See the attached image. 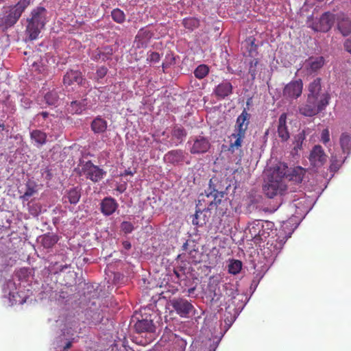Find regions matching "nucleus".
I'll return each mask as SVG.
<instances>
[{
    "instance_id": "46",
    "label": "nucleus",
    "mask_w": 351,
    "mask_h": 351,
    "mask_svg": "<svg viewBox=\"0 0 351 351\" xmlns=\"http://www.w3.org/2000/svg\"><path fill=\"white\" fill-rule=\"evenodd\" d=\"M27 207L29 213L34 217L38 216L41 213V206L38 204L29 203Z\"/></svg>"
},
{
    "instance_id": "55",
    "label": "nucleus",
    "mask_w": 351,
    "mask_h": 351,
    "mask_svg": "<svg viewBox=\"0 0 351 351\" xmlns=\"http://www.w3.org/2000/svg\"><path fill=\"white\" fill-rule=\"evenodd\" d=\"M344 47L346 50L351 53V38L345 42Z\"/></svg>"
},
{
    "instance_id": "42",
    "label": "nucleus",
    "mask_w": 351,
    "mask_h": 351,
    "mask_svg": "<svg viewBox=\"0 0 351 351\" xmlns=\"http://www.w3.org/2000/svg\"><path fill=\"white\" fill-rule=\"evenodd\" d=\"M209 73V68L206 64L199 65L194 71L195 76L201 80L205 77Z\"/></svg>"
},
{
    "instance_id": "9",
    "label": "nucleus",
    "mask_w": 351,
    "mask_h": 351,
    "mask_svg": "<svg viewBox=\"0 0 351 351\" xmlns=\"http://www.w3.org/2000/svg\"><path fill=\"white\" fill-rule=\"evenodd\" d=\"M187 145L192 154L206 153L210 146L209 140L204 136L191 137L187 142Z\"/></svg>"
},
{
    "instance_id": "23",
    "label": "nucleus",
    "mask_w": 351,
    "mask_h": 351,
    "mask_svg": "<svg viewBox=\"0 0 351 351\" xmlns=\"http://www.w3.org/2000/svg\"><path fill=\"white\" fill-rule=\"evenodd\" d=\"M27 21V25L25 29V34L27 39L29 40H34L38 38L43 27L29 21Z\"/></svg>"
},
{
    "instance_id": "22",
    "label": "nucleus",
    "mask_w": 351,
    "mask_h": 351,
    "mask_svg": "<svg viewBox=\"0 0 351 351\" xmlns=\"http://www.w3.org/2000/svg\"><path fill=\"white\" fill-rule=\"evenodd\" d=\"M186 134L187 133L184 128L175 126L171 131L172 138L169 146H178L182 143Z\"/></svg>"
},
{
    "instance_id": "2",
    "label": "nucleus",
    "mask_w": 351,
    "mask_h": 351,
    "mask_svg": "<svg viewBox=\"0 0 351 351\" xmlns=\"http://www.w3.org/2000/svg\"><path fill=\"white\" fill-rule=\"evenodd\" d=\"M250 118L251 114L247 112L246 109H244L237 118L233 132L229 137L230 141L228 151L231 153H234L236 151L239 150V160H241L243 155V151L241 149V147L246 136Z\"/></svg>"
},
{
    "instance_id": "54",
    "label": "nucleus",
    "mask_w": 351,
    "mask_h": 351,
    "mask_svg": "<svg viewBox=\"0 0 351 351\" xmlns=\"http://www.w3.org/2000/svg\"><path fill=\"white\" fill-rule=\"evenodd\" d=\"M150 36L149 32L143 29H141L136 35V38H150Z\"/></svg>"
},
{
    "instance_id": "61",
    "label": "nucleus",
    "mask_w": 351,
    "mask_h": 351,
    "mask_svg": "<svg viewBox=\"0 0 351 351\" xmlns=\"http://www.w3.org/2000/svg\"><path fill=\"white\" fill-rule=\"evenodd\" d=\"M93 59L95 60H97L99 59H100L99 58V56H98V52H97L94 56H93Z\"/></svg>"
},
{
    "instance_id": "3",
    "label": "nucleus",
    "mask_w": 351,
    "mask_h": 351,
    "mask_svg": "<svg viewBox=\"0 0 351 351\" xmlns=\"http://www.w3.org/2000/svg\"><path fill=\"white\" fill-rule=\"evenodd\" d=\"M32 0H19L14 5L4 6L0 13V28L8 29L14 26Z\"/></svg>"
},
{
    "instance_id": "59",
    "label": "nucleus",
    "mask_w": 351,
    "mask_h": 351,
    "mask_svg": "<svg viewBox=\"0 0 351 351\" xmlns=\"http://www.w3.org/2000/svg\"><path fill=\"white\" fill-rule=\"evenodd\" d=\"M71 346H72V342L71 341H68L66 343V346H64V350L69 349V348H71Z\"/></svg>"
},
{
    "instance_id": "4",
    "label": "nucleus",
    "mask_w": 351,
    "mask_h": 351,
    "mask_svg": "<svg viewBox=\"0 0 351 351\" xmlns=\"http://www.w3.org/2000/svg\"><path fill=\"white\" fill-rule=\"evenodd\" d=\"M266 228L264 223L261 221H254L248 224V226L244 230V234L241 241H263L267 239L270 233L266 230L272 226L271 223L265 222Z\"/></svg>"
},
{
    "instance_id": "50",
    "label": "nucleus",
    "mask_w": 351,
    "mask_h": 351,
    "mask_svg": "<svg viewBox=\"0 0 351 351\" xmlns=\"http://www.w3.org/2000/svg\"><path fill=\"white\" fill-rule=\"evenodd\" d=\"M147 60L152 62H158L160 60V56L158 52L152 51L148 55Z\"/></svg>"
},
{
    "instance_id": "38",
    "label": "nucleus",
    "mask_w": 351,
    "mask_h": 351,
    "mask_svg": "<svg viewBox=\"0 0 351 351\" xmlns=\"http://www.w3.org/2000/svg\"><path fill=\"white\" fill-rule=\"evenodd\" d=\"M338 27L343 36L351 33V20L349 19H343L338 24Z\"/></svg>"
},
{
    "instance_id": "39",
    "label": "nucleus",
    "mask_w": 351,
    "mask_h": 351,
    "mask_svg": "<svg viewBox=\"0 0 351 351\" xmlns=\"http://www.w3.org/2000/svg\"><path fill=\"white\" fill-rule=\"evenodd\" d=\"M111 16L113 21L117 23L121 24L125 21V15L123 10L119 8H115L111 12Z\"/></svg>"
},
{
    "instance_id": "26",
    "label": "nucleus",
    "mask_w": 351,
    "mask_h": 351,
    "mask_svg": "<svg viewBox=\"0 0 351 351\" xmlns=\"http://www.w3.org/2000/svg\"><path fill=\"white\" fill-rule=\"evenodd\" d=\"M60 93L59 88H53L48 91L44 96V101L48 106H58L60 102Z\"/></svg>"
},
{
    "instance_id": "37",
    "label": "nucleus",
    "mask_w": 351,
    "mask_h": 351,
    "mask_svg": "<svg viewBox=\"0 0 351 351\" xmlns=\"http://www.w3.org/2000/svg\"><path fill=\"white\" fill-rule=\"evenodd\" d=\"M254 40L255 39L252 37H250L245 40V45H247V49L250 58H258V55L257 51L258 46L255 45Z\"/></svg>"
},
{
    "instance_id": "31",
    "label": "nucleus",
    "mask_w": 351,
    "mask_h": 351,
    "mask_svg": "<svg viewBox=\"0 0 351 351\" xmlns=\"http://www.w3.org/2000/svg\"><path fill=\"white\" fill-rule=\"evenodd\" d=\"M293 217H291L287 221L283 223V225L282 226V229L279 232V238H282L280 241H282V240L284 239H289L291 237V235L294 231L295 228H296L297 226H295L294 228H291L290 229L289 228V226L293 221Z\"/></svg>"
},
{
    "instance_id": "43",
    "label": "nucleus",
    "mask_w": 351,
    "mask_h": 351,
    "mask_svg": "<svg viewBox=\"0 0 351 351\" xmlns=\"http://www.w3.org/2000/svg\"><path fill=\"white\" fill-rule=\"evenodd\" d=\"M345 159H342L341 157L338 158L337 156L332 155L330 159V171H337L341 167Z\"/></svg>"
},
{
    "instance_id": "52",
    "label": "nucleus",
    "mask_w": 351,
    "mask_h": 351,
    "mask_svg": "<svg viewBox=\"0 0 351 351\" xmlns=\"http://www.w3.org/2000/svg\"><path fill=\"white\" fill-rule=\"evenodd\" d=\"M21 106L24 108L27 109V108H29L30 107V105L32 104V101L27 97H25V96L23 95V96H21Z\"/></svg>"
},
{
    "instance_id": "34",
    "label": "nucleus",
    "mask_w": 351,
    "mask_h": 351,
    "mask_svg": "<svg viewBox=\"0 0 351 351\" xmlns=\"http://www.w3.org/2000/svg\"><path fill=\"white\" fill-rule=\"evenodd\" d=\"M304 199H299L297 202H293L289 205L291 209L295 208V213L292 215H298V217H301L304 215H306L309 211V209L304 206Z\"/></svg>"
},
{
    "instance_id": "13",
    "label": "nucleus",
    "mask_w": 351,
    "mask_h": 351,
    "mask_svg": "<svg viewBox=\"0 0 351 351\" xmlns=\"http://www.w3.org/2000/svg\"><path fill=\"white\" fill-rule=\"evenodd\" d=\"M303 84L301 80L291 81L284 88L283 95L286 98L297 99L302 92Z\"/></svg>"
},
{
    "instance_id": "41",
    "label": "nucleus",
    "mask_w": 351,
    "mask_h": 351,
    "mask_svg": "<svg viewBox=\"0 0 351 351\" xmlns=\"http://www.w3.org/2000/svg\"><path fill=\"white\" fill-rule=\"evenodd\" d=\"M67 265L64 264H60V263L57 261H51L49 266V274H58L60 271H62L64 270V269L67 268Z\"/></svg>"
},
{
    "instance_id": "48",
    "label": "nucleus",
    "mask_w": 351,
    "mask_h": 351,
    "mask_svg": "<svg viewBox=\"0 0 351 351\" xmlns=\"http://www.w3.org/2000/svg\"><path fill=\"white\" fill-rule=\"evenodd\" d=\"M185 270L186 268L184 266H177L173 269V273L176 275L178 279H181L182 277L185 276Z\"/></svg>"
},
{
    "instance_id": "8",
    "label": "nucleus",
    "mask_w": 351,
    "mask_h": 351,
    "mask_svg": "<svg viewBox=\"0 0 351 351\" xmlns=\"http://www.w3.org/2000/svg\"><path fill=\"white\" fill-rule=\"evenodd\" d=\"M189 260L191 263L195 264L199 263V266L198 269L202 270L204 274L207 275L210 271L211 268L215 266V262L207 263L205 258L208 257V255H204L202 252H199L198 249L193 247L189 250Z\"/></svg>"
},
{
    "instance_id": "21",
    "label": "nucleus",
    "mask_w": 351,
    "mask_h": 351,
    "mask_svg": "<svg viewBox=\"0 0 351 351\" xmlns=\"http://www.w3.org/2000/svg\"><path fill=\"white\" fill-rule=\"evenodd\" d=\"M100 206L101 212L105 216H110L112 215L118 208V204L117 201L110 197H107L103 199Z\"/></svg>"
},
{
    "instance_id": "58",
    "label": "nucleus",
    "mask_w": 351,
    "mask_h": 351,
    "mask_svg": "<svg viewBox=\"0 0 351 351\" xmlns=\"http://www.w3.org/2000/svg\"><path fill=\"white\" fill-rule=\"evenodd\" d=\"M193 247V246H191L189 243H184V245H182V249L184 250H188V247Z\"/></svg>"
},
{
    "instance_id": "17",
    "label": "nucleus",
    "mask_w": 351,
    "mask_h": 351,
    "mask_svg": "<svg viewBox=\"0 0 351 351\" xmlns=\"http://www.w3.org/2000/svg\"><path fill=\"white\" fill-rule=\"evenodd\" d=\"M233 86L228 80H223L213 90V94L219 99H223L232 93Z\"/></svg>"
},
{
    "instance_id": "1",
    "label": "nucleus",
    "mask_w": 351,
    "mask_h": 351,
    "mask_svg": "<svg viewBox=\"0 0 351 351\" xmlns=\"http://www.w3.org/2000/svg\"><path fill=\"white\" fill-rule=\"evenodd\" d=\"M330 99V94L322 90L321 79L316 78L309 84L307 98L299 106V112L304 117H313L326 109Z\"/></svg>"
},
{
    "instance_id": "32",
    "label": "nucleus",
    "mask_w": 351,
    "mask_h": 351,
    "mask_svg": "<svg viewBox=\"0 0 351 351\" xmlns=\"http://www.w3.org/2000/svg\"><path fill=\"white\" fill-rule=\"evenodd\" d=\"M305 173L306 170L304 168L301 167H295L291 170L287 176L289 178L290 180L296 183H300L303 180Z\"/></svg>"
},
{
    "instance_id": "11",
    "label": "nucleus",
    "mask_w": 351,
    "mask_h": 351,
    "mask_svg": "<svg viewBox=\"0 0 351 351\" xmlns=\"http://www.w3.org/2000/svg\"><path fill=\"white\" fill-rule=\"evenodd\" d=\"M55 119L54 115L49 114L47 112H42L35 115L34 121L37 123L38 127L42 128L43 130L55 131L56 128L54 125Z\"/></svg>"
},
{
    "instance_id": "51",
    "label": "nucleus",
    "mask_w": 351,
    "mask_h": 351,
    "mask_svg": "<svg viewBox=\"0 0 351 351\" xmlns=\"http://www.w3.org/2000/svg\"><path fill=\"white\" fill-rule=\"evenodd\" d=\"M321 141L324 144H326L330 141L329 130L327 128L322 130L321 134Z\"/></svg>"
},
{
    "instance_id": "30",
    "label": "nucleus",
    "mask_w": 351,
    "mask_h": 351,
    "mask_svg": "<svg viewBox=\"0 0 351 351\" xmlns=\"http://www.w3.org/2000/svg\"><path fill=\"white\" fill-rule=\"evenodd\" d=\"M263 69V64H261L258 58H250L249 61L248 72L252 79L254 80L258 72Z\"/></svg>"
},
{
    "instance_id": "35",
    "label": "nucleus",
    "mask_w": 351,
    "mask_h": 351,
    "mask_svg": "<svg viewBox=\"0 0 351 351\" xmlns=\"http://www.w3.org/2000/svg\"><path fill=\"white\" fill-rule=\"evenodd\" d=\"M80 191L77 188H73L68 191L66 195H65L63 198L68 199L69 202L71 204H76L80 201ZM66 201V200H65V202Z\"/></svg>"
},
{
    "instance_id": "10",
    "label": "nucleus",
    "mask_w": 351,
    "mask_h": 351,
    "mask_svg": "<svg viewBox=\"0 0 351 351\" xmlns=\"http://www.w3.org/2000/svg\"><path fill=\"white\" fill-rule=\"evenodd\" d=\"M169 302L177 314L182 317H186L194 308L189 300L182 298H174Z\"/></svg>"
},
{
    "instance_id": "14",
    "label": "nucleus",
    "mask_w": 351,
    "mask_h": 351,
    "mask_svg": "<svg viewBox=\"0 0 351 351\" xmlns=\"http://www.w3.org/2000/svg\"><path fill=\"white\" fill-rule=\"evenodd\" d=\"M63 83L66 86L73 85L75 83L80 86H84L86 79L83 77L80 71L69 70L66 71L63 77Z\"/></svg>"
},
{
    "instance_id": "5",
    "label": "nucleus",
    "mask_w": 351,
    "mask_h": 351,
    "mask_svg": "<svg viewBox=\"0 0 351 351\" xmlns=\"http://www.w3.org/2000/svg\"><path fill=\"white\" fill-rule=\"evenodd\" d=\"M283 170L279 173V179L274 178L276 174L274 171L271 178L263 186L264 193L269 198H273L274 196L278 195H282L287 189V185L282 180V178L287 174V171L286 170L287 167L283 165ZM276 174L278 175V173H276Z\"/></svg>"
},
{
    "instance_id": "63",
    "label": "nucleus",
    "mask_w": 351,
    "mask_h": 351,
    "mask_svg": "<svg viewBox=\"0 0 351 351\" xmlns=\"http://www.w3.org/2000/svg\"><path fill=\"white\" fill-rule=\"evenodd\" d=\"M118 190H119L121 193H122V192L123 191V189H121V188H119V187L118 188Z\"/></svg>"
},
{
    "instance_id": "6",
    "label": "nucleus",
    "mask_w": 351,
    "mask_h": 351,
    "mask_svg": "<svg viewBox=\"0 0 351 351\" xmlns=\"http://www.w3.org/2000/svg\"><path fill=\"white\" fill-rule=\"evenodd\" d=\"M335 22L334 15L330 12H325L319 18L311 16L308 18L306 24L315 32H328Z\"/></svg>"
},
{
    "instance_id": "12",
    "label": "nucleus",
    "mask_w": 351,
    "mask_h": 351,
    "mask_svg": "<svg viewBox=\"0 0 351 351\" xmlns=\"http://www.w3.org/2000/svg\"><path fill=\"white\" fill-rule=\"evenodd\" d=\"M308 159L313 167L318 168L324 165L327 159V156L322 146L317 145L313 147Z\"/></svg>"
},
{
    "instance_id": "57",
    "label": "nucleus",
    "mask_w": 351,
    "mask_h": 351,
    "mask_svg": "<svg viewBox=\"0 0 351 351\" xmlns=\"http://www.w3.org/2000/svg\"><path fill=\"white\" fill-rule=\"evenodd\" d=\"M134 172H132L131 170H130V169H126V170L124 171V173H123V176H127V175L133 176V175H134Z\"/></svg>"
},
{
    "instance_id": "27",
    "label": "nucleus",
    "mask_w": 351,
    "mask_h": 351,
    "mask_svg": "<svg viewBox=\"0 0 351 351\" xmlns=\"http://www.w3.org/2000/svg\"><path fill=\"white\" fill-rule=\"evenodd\" d=\"M87 106L86 99L80 101H73L67 108V111L71 114H81Z\"/></svg>"
},
{
    "instance_id": "20",
    "label": "nucleus",
    "mask_w": 351,
    "mask_h": 351,
    "mask_svg": "<svg viewBox=\"0 0 351 351\" xmlns=\"http://www.w3.org/2000/svg\"><path fill=\"white\" fill-rule=\"evenodd\" d=\"M47 10L45 8L37 7L32 10L31 12V18L27 19L38 25L40 27H44L47 22Z\"/></svg>"
},
{
    "instance_id": "60",
    "label": "nucleus",
    "mask_w": 351,
    "mask_h": 351,
    "mask_svg": "<svg viewBox=\"0 0 351 351\" xmlns=\"http://www.w3.org/2000/svg\"><path fill=\"white\" fill-rule=\"evenodd\" d=\"M125 245H124V247L126 249V250H129L131 247L130 245V243H124Z\"/></svg>"
},
{
    "instance_id": "53",
    "label": "nucleus",
    "mask_w": 351,
    "mask_h": 351,
    "mask_svg": "<svg viewBox=\"0 0 351 351\" xmlns=\"http://www.w3.org/2000/svg\"><path fill=\"white\" fill-rule=\"evenodd\" d=\"M107 71H108V69L105 66L99 68L97 70V73H96L97 77L101 78V79L103 78L106 75Z\"/></svg>"
},
{
    "instance_id": "29",
    "label": "nucleus",
    "mask_w": 351,
    "mask_h": 351,
    "mask_svg": "<svg viewBox=\"0 0 351 351\" xmlns=\"http://www.w3.org/2000/svg\"><path fill=\"white\" fill-rule=\"evenodd\" d=\"M339 141L343 153L346 154L348 156L351 151V134L342 133Z\"/></svg>"
},
{
    "instance_id": "15",
    "label": "nucleus",
    "mask_w": 351,
    "mask_h": 351,
    "mask_svg": "<svg viewBox=\"0 0 351 351\" xmlns=\"http://www.w3.org/2000/svg\"><path fill=\"white\" fill-rule=\"evenodd\" d=\"M187 154L182 149H173L165 154L163 160L167 163L178 165L185 161Z\"/></svg>"
},
{
    "instance_id": "19",
    "label": "nucleus",
    "mask_w": 351,
    "mask_h": 351,
    "mask_svg": "<svg viewBox=\"0 0 351 351\" xmlns=\"http://www.w3.org/2000/svg\"><path fill=\"white\" fill-rule=\"evenodd\" d=\"M134 330L137 333L149 332L154 333L156 330V327L153 321L150 318H143L138 319L134 325Z\"/></svg>"
},
{
    "instance_id": "56",
    "label": "nucleus",
    "mask_w": 351,
    "mask_h": 351,
    "mask_svg": "<svg viewBox=\"0 0 351 351\" xmlns=\"http://www.w3.org/2000/svg\"><path fill=\"white\" fill-rule=\"evenodd\" d=\"M43 247L44 248H51L53 247V243H42Z\"/></svg>"
},
{
    "instance_id": "47",
    "label": "nucleus",
    "mask_w": 351,
    "mask_h": 351,
    "mask_svg": "<svg viewBox=\"0 0 351 351\" xmlns=\"http://www.w3.org/2000/svg\"><path fill=\"white\" fill-rule=\"evenodd\" d=\"M36 193V190L30 186L29 185L27 186V189L24 194L21 196V199L23 201H27L29 198L32 196Z\"/></svg>"
},
{
    "instance_id": "45",
    "label": "nucleus",
    "mask_w": 351,
    "mask_h": 351,
    "mask_svg": "<svg viewBox=\"0 0 351 351\" xmlns=\"http://www.w3.org/2000/svg\"><path fill=\"white\" fill-rule=\"evenodd\" d=\"M304 140V135L303 133H299L295 136L293 142V151L295 153H297L298 150L302 149Z\"/></svg>"
},
{
    "instance_id": "16",
    "label": "nucleus",
    "mask_w": 351,
    "mask_h": 351,
    "mask_svg": "<svg viewBox=\"0 0 351 351\" xmlns=\"http://www.w3.org/2000/svg\"><path fill=\"white\" fill-rule=\"evenodd\" d=\"M325 60L322 56H311L305 60L304 68L308 74L318 71L324 64Z\"/></svg>"
},
{
    "instance_id": "49",
    "label": "nucleus",
    "mask_w": 351,
    "mask_h": 351,
    "mask_svg": "<svg viewBox=\"0 0 351 351\" xmlns=\"http://www.w3.org/2000/svg\"><path fill=\"white\" fill-rule=\"evenodd\" d=\"M121 229L125 233H130L133 230L134 226L131 222L123 221L121 224Z\"/></svg>"
},
{
    "instance_id": "36",
    "label": "nucleus",
    "mask_w": 351,
    "mask_h": 351,
    "mask_svg": "<svg viewBox=\"0 0 351 351\" xmlns=\"http://www.w3.org/2000/svg\"><path fill=\"white\" fill-rule=\"evenodd\" d=\"M183 26L189 31H193L199 25V21L195 17H187L182 20Z\"/></svg>"
},
{
    "instance_id": "64",
    "label": "nucleus",
    "mask_w": 351,
    "mask_h": 351,
    "mask_svg": "<svg viewBox=\"0 0 351 351\" xmlns=\"http://www.w3.org/2000/svg\"><path fill=\"white\" fill-rule=\"evenodd\" d=\"M5 0H0V3H3Z\"/></svg>"
},
{
    "instance_id": "62",
    "label": "nucleus",
    "mask_w": 351,
    "mask_h": 351,
    "mask_svg": "<svg viewBox=\"0 0 351 351\" xmlns=\"http://www.w3.org/2000/svg\"><path fill=\"white\" fill-rule=\"evenodd\" d=\"M5 128L4 123H0V130H4Z\"/></svg>"
},
{
    "instance_id": "40",
    "label": "nucleus",
    "mask_w": 351,
    "mask_h": 351,
    "mask_svg": "<svg viewBox=\"0 0 351 351\" xmlns=\"http://www.w3.org/2000/svg\"><path fill=\"white\" fill-rule=\"evenodd\" d=\"M242 262L239 260H232L228 265V271L234 275L237 274L242 269Z\"/></svg>"
},
{
    "instance_id": "18",
    "label": "nucleus",
    "mask_w": 351,
    "mask_h": 351,
    "mask_svg": "<svg viewBox=\"0 0 351 351\" xmlns=\"http://www.w3.org/2000/svg\"><path fill=\"white\" fill-rule=\"evenodd\" d=\"M212 180H210V184L211 183ZM206 194L207 198L213 199L212 200L207 201V203L208 204V208L209 210L213 209L215 206H217L218 205L221 204V203L223 201V198H224L225 193L223 191H218L215 189H211V187L210 186L208 191H205Z\"/></svg>"
},
{
    "instance_id": "24",
    "label": "nucleus",
    "mask_w": 351,
    "mask_h": 351,
    "mask_svg": "<svg viewBox=\"0 0 351 351\" xmlns=\"http://www.w3.org/2000/svg\"><path fill=\"white\" fill-rule=\"evenodd\" d=\"M287 115L282 114L278 119V134L282 141H286L289 138V133L286 125Z\"/></svg>"
},
{
    "instance_id": "33",
    "label": "nucleus",
    "mask_w": 351,
    "mask_h": 351,
    "mask_svg": "<svg viewBox=\"0 0 351 351\" xmlns=\"http://www.w3.org/2000/svg\"><path fill=\"white\" fill-rule=\"evenodd\" d=\"M30 138L34 141L37 146H42L47 142V134L40 130H34L30 132Z\"/></svg>"
},
{
    "instance_id": "7",
    "label": "nucleus",
    "mask_w": 351,
    "mask_h": 351,
    "mask_svg": "<svg viewBox=\"0 0 351 351\" xmlns=\"http://www.w3.org/2000/svg\"><path fill=\"white\" fill-rule=\"evenodd\" d=\"M81 174L86 179L96 183L104 178L106 171L89 160L82 165Z\"/></svg>"
},
{
    "instance_id": "44",
    "label": "nucleus",
    "mask_w": 351,
    "mask_h": 351,
    "mask_svg": "<svg viewBox=\"0 0 351 351\" xmlns=\"http://www.w3.org/2000/svg\"><path fill=\"white\" fill-rule=\"evenodd\" d=\"M113 53V49L110 47H105L103 51H98V56L99 58H101L102 61L105 62L110 59V56Z\"/></svg>"
},
{
    "instance_id": "28",
    "label": "nucleus",
    "mask_w": 351,
    "mask_h": 351,
    "mask_svg": "<svg viewBox=\"0 0 351 351\" xmlns=\"http://www.w3.org/2000/svg\"><path fill=\"white\" fill-rule=\"evenodd\" d=\"M90 127L95 134H101L107 129V121L100 117H97L93 119Z\"/></svg>"
},
{
    "instance_id": "25",
    "label": "nucleus",
    "mask_w": 351,
    "mask_h": 351,
    "mask_svg": "<svg viewBox=\"0 0 351 351\" xmlns=\"http://www.w3.org/2000/svg\"><path fill=\"white\" fill-rule=\"evenodd\" d=\"M209 209H204L203 210H197L195 215H193L192 219V223L193 225L202 226L208 221L209 216Z\"/></svg>"
}]
</instances>
